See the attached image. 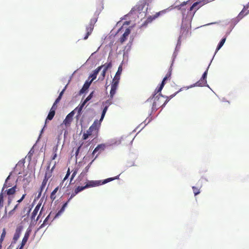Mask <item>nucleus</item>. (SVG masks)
<instances>
[{"label":"nucleus","instance_id":"nucleus-15","mask_svg":"<svg viewBox=\"0 0 249 249\" xmlns=\"http://www.w3.org/2000/svg\"><path fill=\"white\" fill-rule=\"evenodd\" d=\"M31 231V230L30 229H27V231H26V232L25 233L24 236L23 238L22 239V242H21L22 246H24L25 245V244L26 243V242L29 238Z\"/></svg>","mask_w":249,"mask_h":249},{"label":"nucleus","instance_id":"nucleus-29","mask_svg":"<svg viewBox=\"0 0 249 249\" xmlns=\"http://www.w3.org/2000/svg\"><path fill=\"white\" fill-rule=\"evenodd\" d=\"M119 175L117 176H116L114 178H107L106 179H104L102 182H101V184H106L108 182H110L111 181H112L114 179H118L119 178Z\"/></svg>","mask_w":249,"mask_h":249},{"label":"nucleus","instance_id":"nucleus-8","mask_svg":"<svg viewBox=\"0 0 249 249\" xmlns=\"http://www.w3.org/2000/svg\"><path fill=\"white\" fill-rule=\"evenodd\" d=\"M74 114V110L71 111L69 113L65 119L63 121V124L66 126H69L72 121V118Z\"/></svg>","mask_w":249,"mask_h":249},{"label":"nucleus","instance_id":"nucleus-7","mask_svg":"<svg viewBox=\"0 0 249 249\" xmlns=\"http://www.w3.org/2000/svg\"><path fill=\"white\" fill-rule=\"evenodd\" d=\"M97 19H91L89 25L86 27V35L84 37V39H87L89 36L91 34L93 28H94V24L96 22Z\"/></svg>","mask_w":249,"mask_h":249},{"label":"nucleus","instance_id":"nucleus-21","mask_svg":"<svg viewBox=\"0 0 249 249\" xmlns=\"http://www.w3.org/2000/svg\"><path fill=\"white\" fill-rule=\"evenodd\" d=\"M122 65H120L119 68H118V71L114 77V79H115V80H120V75L122 73Z\"/></svg>","mask_w":249,"mask_h":249},{"label":"nucleus","instance_id":"nucleus-62","mask_svg":"<svg viewBox=\"0 0 249 249\" xmlns=\"http://www.w3.org/2000/svg\"><path fill=\"white\" fill-rule=\"evenodd\" d=\"M1 245H0V249H1Z\"/></svg>","mask_w":249,"mask_h":249},{"label":"nucleus","instance_id":"nucleus-19","mask_svg":"<svg viewBox=\"0 0 249 249\" xmlns=\"http://www.w3.org/2000/svg\"><path fill=\"white\" fill-rule=\"evenodd\" d=\"M161 12H159L158 13H156V14H155L153 16H150L148 17L146 20V22L149 23L152 22L153 20L155 19L156 18H157L160 15Z\"/></svg>","mask_w":249,"mask_h":249},{"label":"nucleus","instance_id":"nucleus-56","mask_svg":"<svg viewBox=\"0 0 249 249\" xmlns=\"http://www.w3.org/2000/svg\"><path fill=\"white\" fill-rule=\"evenodd\" d=\"M60 101V100H59L58 98H57V99L55 100V101L54 103H55V104H57L58 103H59V101Z\"/></svg>","mask_w":249,"mask_h":249},{"label":"nucleus","instance_id":"nucleus-24","mask_svg":"<svg viewBox=\"0 0 249 249\" xmlns=\"http://www.w3.org/2000/svg\"><path fill=\"white\" fill-rule=\"evenodd\" d=\"M102 67H99L94 72V73L91 75L90 77L92 78L91 80L90 81L91 82L96 79L97 74L99 72V71L102 69Z\"/></svg>","mask_w":249,"mask_h":249},{"label":"nucleus","instance_id":"nucleus-9","mask_svg":"<svg viewBox=\"0 0 249 249\" xmlns=\"http://www.w3.org/2000/svg\"><path fill=\"white\" fill-rule=\"evenodd\" d=\"M50 177H51V175L48 176L47 173L45 174V176L44 177V178L43 180V181L42 182L40 188V191L38 193V196H37L38 197H39L41 195L42 191L45 187L46 184L47 183V181L48 180V179L50 178Z\"/></svg>","mask_w":249,"mask_h":249},{"label":"nucleus","instance_id":"nucleus-31","mask_svg":"<svg viewBox=\"0 0 249 249\" xmlns=\"http://www.w3.org/2000/svg\"><path fill=\"white\" fill-rule=\"evenodd\" d=\"M104 150V145L102 144L98 145L93 150L92 152V154H95L97 152L99 151H101Z\"/></svg>","mask_w":249,"mask_h":249},{"label":"nucleus","instance_id":"nucleus-51","mask_svg":"<svg viewBox=\"0 0 249 249\" xmlns=\"http://www.w3.org/2000/svg\"><path fill=\"white\" fill-rule=\"evenodd\" d=\"M106 70H107V69H106V68H104V69H103V70L102 71L101 74H102V75L103 76V77H104V76H105V75L106 72Z\"/></svg>","mask_w":249,"mask_h":249},{"label":"nucleus","instance_id":"nucleus-13","mask_svg":"<svg viewBox=\"0 0 249 249\" xmlns=\"http://www.w3.org/2000/svg\"><path fill=\"white\" fill-rule=\"evenodd\" d=\"M130 33V30L129 28H127L124 33L123 34L122 36L120 38V42L121 43H123L127 39L128 35Z\"/></svg>","mask_w":249,"mask_h":249},{"label":"nucleus","instance_id":"nucleus-58","mask_svg":"<svg viewBox=\"0 0 249 249\" xmlns=\"http://www.w3.org/2000/svg\"><path fill=\"white\" fill-rule=\"evenodd\" d=\"M22 201V200H21V198H20L19 200L17 201V203L19 204L20 202H21Z\"/></svg>","mask_w":249,"mask_h":249},{"label":"nucleus","instance_id":"nucleus-33","mask_svg":"<svg viewBox=\"0 0 249 249\" xmlns=\"http://www.w3.org/2000/svg\"><path fill=\"white\" fill-rule=\"evenodd\" d=\"M85 189H86L85 187V186H79L75 189L74 191L75 192V194H78Z\"/></svg>","mask_w":249,"mask_h":249},{"label":"nucleus","instance_id":"nucleus-47","mask_svg":"<svg viewBox=\"0 0 249 249\" xmlns=\"http://www.w3.org/2000/svg\"><path fill=\"white\" fill-rule=\"evenodd\" d=\"M77 194H75V192H74L71 195L70 198L68 199V201H70L74 196H76Z\"/></svg>","mask_w":249,"mask_h":249},{"label":"nucleus","instance_id":"nucleus-38","mask_svg":"<svg viewBox=\"0 0 249 249\" xmlns=\"http://www.w3.org/2000/svg\"><path fill=\"white\" fill-rule=\"evenodd\" d=\"M189 2H190V0L187 1L186 2H183L182 3H181L180 5H178L177 7L179 9H180L183 6L189 4Z\"/></svg>","mask_w":249,"mask_h":249},{"label":"nucleus","instance_id":"nucleus-5","mask_svg":"<svg viewBox=\"0 0 249 249\" xmlns=\"http://www.w3.org/2000/svg\"><path fill=\"white\" fill-rule=\"evenodd\" d=\"M146 5L145 0L140 1L130 11L131 13L138 12L141 13Z\"/></svg>","mask_w":249,"mask_h":249},{"label":"nucleus","instance_id":"nucleus-53","mask_svg":"<svg viewBox=\"0 0 249 249\" xmlns=\"http://www.w3.org/2000/svg\"><path fill=\"white\" fill-rule=\"evenodd\" d=\"M80 148V146H79V147L77 149V150H76V152H75L76 157L78 155V153H79Z\"/></svg>","mask_w":249,"mask_h":249},{"label":"nucleus","instance_id":"nucleus-14","mask_svg":"<svg viewBox=\"0 0 249 249\" xmlns=\"http://www.w3.org/2000/svg\"><path fill=\"white\" fill-rule=\"evenodd\" d=\"M91 83V81H86L85 84H84L82 88L80 90V94L84 93L89 89Z\"/></svg>","mask_w":249,"mask_h":249},{"label":"nucleus","instance_id":"nucleus-26","mask_svg":"<svg viewBox=\"0 0 249 249\" xmlns=\"http://www.w3.org/2000/svg\"><path fill=\"white\" fill-rule=\"evenodd\" d=\"M55 111H54V110H50V111L48 115V116L47 117V119L46 120L45 124H46L47 120H52L53 119V118L55 115Z\"/></svg>","mask_w":249,"mask_h":249},{"label":"nucleus","instance_id":"nucleus-25","mask_svg":"<svg viewBox=\"0 0 249 249\" xmlns=\"http://www.w3.org/2000/svg\"><path fill=\"white\" fill-rule=\"evenodd\" d=\"M16 188H17L16 185H15L14 186L12 187V188L8 189L7 190H6L7 195L8 196L14 195L16 193Z\"/></svg>","mask_w":249,"mask_h":249},{"label":"nucleus","instance_id":"nucleus-20","mask_svg":"<svg viewBox=\"0 0 249 249\" xmlns=\"http://www.w3.org/2000/svg\"><path fill=\"white\" fill-rule=\"evenodd\" d=\"M41 206V204H38L36 207H35V208L34 209L32 213V215H31V219H34L36 216L37 215V213L40 209V207Z\"/></svg>","mask_w":249,"mask_h":249},{"label":"nucleus","instance_id":"nucleus-6","mask_svg":"<svg viewBox=\"0 0 249 249\" xmlns=\"http://www.w3.org/2000/svg\"><path fill=\"white\" fill-rule=\"evenodd\" d=\"M210 65V64L207 67L205 71L203 74L201 79L198 81L196 82L194 84V86L192 85V86H190V88H192L194 86L202 87V86H204L206 85V84H207L206 77H207V75L208 70Z\"/></svg>","mask_w":249,"mask_h":249},{"label":"nucleus","instance_id":"nucleus-23","mask_svg":"<svg viewBox=\"0 0 249 249\" xmlns=\"http://www.w3.org/2000/svg\"><path fill=\"white\" fill-rule=\"evenodd\" d=\"M58 151V145H55L53 149V155L51 157L52 160H54L57 157V152Z\"/></svg>","mask_w":249,"mask_h":249},{"label":"nucleus","instance_id":"nucleus-4","mask_svg":"<svg viewBox=\"0 0 249 249\" xmlns=\"http://www.w3.org/2000/svg\"><path fill=\"white\" fill-rule=\"evenodd\" d=\"M102 54L96 51L90 55L86 62H98L102 60Z\"/></svg>","mask_w":249,"mask_h":249},{"label":"nucleus","instance_id":"nucleus-46","mask_svg":"<svg viewBox=\"0 0 249 249\" xmlns=\"http://www.w3.org/2000/svg\"><path fill=\"white\" fill-rule=\"evenodd\" d=\"M56 108H57V104H55V103H54L50 110H54V111H55V110L56 109Z\"/></svg>","mask_w":249,"mask_h":249},{"label":"nucleus","instance_id":"nucleus-49","mask_svg":"<svg viewBox=\"0 0 249 249\" xmlns=\"http://www.w3.org/2000/svg\"><path fill=\"white\" fill-rule=\"evenodd\" d=\"M89 136L87 133H84L83 135V140H86L88 138Z\"/></svg>","mask_w":249,"mask_h":249},{"label":"nucleus","instance_id":"nucleus-30","mask_svg":"<svg viewBox=\"0 0 249 249\" xmlns=\"http://www.w3.org/2000/svg\"><path fill=\"white\" fill-rule=\"evenodd\" d=\"M226 39V37H225L221 40V41H220V42L219 43V44H218V46L217 47V48H216L217 51H218L223 46L224 43L225 42Z\"/></svg>","mask_w":249,"mask_h":249},{"label":"nucleus","instance_id":"nucleus-54","mask_svg":"<svg viewBox=\"0 0 249 249\" xmlns=\"http://www.w3.org/2000/svg\"><path fill=\"white\" fill-rule=\"evenodd\" d=\"M117 86H114V85H113L111 84V89H116H116H117Z\"/></svg>","mask_w":249,"mask_h":249},{"label":"nucleus","instance_id":"nucleus-18","mask_svg":"<svg viewBox=\"0 0 249 249\" xmlns=\"http://www.w3.org/2000/svg\"><path fill=\"white\" fill-rule=\"evenodd\" d=\"M22 228L21 227H18L17 228L16 230V232L14 235L13 240L15 241H16L18 240L19 237H20L21 232Z\"/></svg>","mask_w":249,"mask_h":249},{"label":"nucleus","instance_id":"nucleus-36","mask_svg":"<svg viewBox=\"0 0 249 249\" xmlns=\"http://www.w3.org/2000/svg\"><path fill=\"white\" fill-rule=\"evenodd\" d=\"M94 91H92L89 95L86 98V99L84 100V102L85 103H87L88 101H89L93 97V96Z\"/></svg>","mask_w":249,"mask_h":249},{"label":"nucleus","instance_id":"nucleus-34","mask_svg":"<svg viewBox=\"0 0 249 249\" xmlns=\"http://www.w3.org/2000/svg\"><path fill=\"white\" fill-rule=\"evenodd\" d=\"M9 178H10V176H9L5 180V183L4 184V185H3L2 189V192L4 190V188H8V187H9L11 186V185L8 183V180Z\"/></svg>","mask_w":249,"mask_h":249},{"label":"nucleus","instance_id":"nucleus-55","mask_svg":"<svg viewBox=\"0 0 249 249\" xmlns=\"http://www.w3.org/2000/svg\"><path fill=\"white\" fill-rule=\"evenodd\" d=\"M26 194H24L22 195V196H21V197L20 198L21 200H23V199L25 198V196H26Z\"/></svg>","mask_w":249,"mask_h":249},{"label":"nucleus","instance_id":"nucleus-57","mask_svg":"<svg viewBox=\"0 0 249 249\" xmlns=\"http://www.w3.org/2000/svg\"><path fill=\"white\" fill-rule=\"evenodd\" d=\"M3 240H4V238H0V245H1V243L3 242Z\"/></svg>","mask_w":249,"mask_h":249},{"label":"nucleus","instance_id":"nucleus-40","mask_svg":"<svg viewBox=\"0 0 249 249\" xmlns=\"http://www.w3.org/2000/svg\"><path fill=\"white\" fill-rule=\"evenodd\" d=\"M116 89H111L110 91V98L111 99H112L114 94L116 93Z\"/></svg>","mask_w":249,"mask_h":249},{"label":"nucleus","instance_id":"nucleus-27","mask_svg":"<svg viewBox=\"0 0 249 249\" xmlns=\"http://www.w3.org/2000/svg\"><path fill=\"white\" fill-rule=\"evenodd\" d=\"M92 162H90V163H89L86 167V168H85V169L82 171V172L80 174V177H84L86 175V174L87 173V172L89 171V169L90 166V165L91 164Z\"/></svg>","mask_w":249,"mask_h":249},{"label":"nucleus","instance_id":"nucleus-17","mask_svg":"<svg viewBox=\"0 0 249 249\" xmlns=\"http://www.w3.org/2000/svg\"><path fill=\"white\" fill-rule=\"evenodd\" d=\"M86 103H85L84 102L81 103V104H80L77 107H76L73 110H74V112L75 111H77V117H79V116H80L81 114V111H82V110L83 108V107H84V106L85 105Z\"/></svg>","mask_w":249,"mask_h":249},{"label":"nucleus","instance_id":"nucleus-50","mask_svg":"<svg viewBox=\"0 0 249 249\" xmlns=\"http://www.w3.org/2000/svg\"><path fill=\"white\" fill-rule=\"evenodd\" d=\"M182 89H180L179 90H178V91H177L176 92H175L174 94L171 95L170 97V98H173L174 96H175L180 91H181Z\"/></svg>","mask_w":249,"mask_h":249},{"label":"nucleus","instance_id":"nucleus-3","mask_svg":"<svg viewBox=\"0 0 249 249\" xmlns=\"http://www.w3.org/2000/svg\"><path fill=\"white\" fill-rule=\"evenodd\" d=\"M172 64H173V63H172ZM172 66H171L168 70V71L166 73L165 76L163 78V79L162 81V82L160 84V87L158 89H155V94H157L159 92H160L161 91V90L162 89L165 84L166 81L167 80L170 79L171 74H172Z\"/></svg>","mask_w":249,"mask_h":249},{"label":"nucleus","instance_id":"nucleus-22","mask_svg":"<svg viewBox=\"0 0 249 249\" xmlns=\"http://www.w3.org/2000/svg\"><path fill=\"white\" fill-rule=\"evenodd\" d=\"M200 2H195L192 6H191L189 7V8L188 9L189 11H193L194 9H195V10L198 9L201 6V5L198 6V5L200 4Z\"/></svg>","mask_w":249,"mask_h":249},{"label":"nucleus","instance_id":"nucleus-39","mask_svg":"<svg viewBox=\"0 0 249 249\" xmlns=\"http://www.w3.org/2000/svg\"><path fill=\"white\" fill-rule=\"evenodd\" d=\"M3 203V194L1 193L0 194V208L2 207Z\"/></svg>","mask_w":249,"mask_h":249},{"label":"nucleus","instance_id":"nucleus-59","mask_svg":"<svg viewBox=\"0 0 249 249\" xmlns=\"http://www.w3.org/2000/svg\"><path fill=\"white\" fill-rule=\"evenodd\" d=\"M23 247H24V246H22V244H21V246H20V248H19V249H22Z\"/></svg>","mask_w":249,"mask_h":249},{"label":"nucleus","instance_id":"nucleus-43","mask_svg":"<svg viewBox=\"0 0 249 249\" xmlns=\"http://www.w3.org/2000/svg\"><path fill=\"white\" fill-rule=\"evenodd\" d=\"M71 174V172H70V169L69 168L68 171H67V174L65 177V178H64L63 180V182L65 180H66L69 177V176H70Z\"/></svg>","mask_w":249,"mask_h":249},{"label":"nucleus","instance_id":"nucleus-60","mask_svg":"<svg viewBox=\"0 0 249 249\" xmlns=\"http://www.w3.org/2000/svg\"><path fill=\"white\" fill-rule=\"evenodd\" d=\"M61 98H62V96H60L59 95L58 97L57 98H58L59 100H61Z\"/></svg>","mask_w":249,"mask_h":249},{"label":"nucleus","instance_id":"nucleus-11","mask_svg":"<svg viewBox=\"0 0 249 249\" xmlns=\"http://www.w3.org/2000/svg\"><path fill=\"white\" fill-rule=\"evenodd\" d=\"M112 99L110 98L109 100H107L105 102V104L106 105V106L104 107L103 110L102 111V113L101 117V121H102L103 120L108 107L112 104Z\"/></svg>","mask_w":249,"mask_h":249},{"label":"nucleus","instance_id":"nucleus-42","mask_svg":"<svg viewBox=\"0 0 249 249\" xmlns=\"http://www.w3.org/2000/svg\"><path fill=\"white\" fill-rule=\"evenodd\" d=\"M94 131V129L92 128V127L90 126L89 128V129L87 131V133L88 134L89 136H90L92 134V132Z\"/></svg>","mask_w":249,"mask_h":249},{"label":"nucleus","instance_id":"nucleus-61","mask_svg":"<svg viewBox=\"0 0 249 249\" xmlns=\"http://www.w3.org/2000/svg\"><path fill=\"white\" fill-rule=\"evenodd\" d=\"M55 165V164H54V165L53 166V167H52V170H53V168H54Z\"/></svg>","mask_w":249,"mask_h":249},{"label":"nucleus","instance_id":"nucleus-52","mask_svg":"<svg viewBox=\"0 0 249 249\" xmlns=\"http://www.w3.org/2000/svg\"><path fill=\"white\" fill-rule=\"evenodd\" d=\"M66 86L64 88V89L61 91V92L59 93V96H62L65 89H66Z\"/></svg>","mask_w":249,"mask_h":249},{"label":"nucleus","instance_id":"nucleus-41","mask_svg":"<svg viewBox=\"0 0 249 249\" xmlns=\"http://www.w3.org/2000/svg\"><path fill=\"white\" fill-rule=\"evenodd\" d=\"M77 172H78V169H75L72 175H71V181L73 179V178L75 177V176H76V175L77 174Z\"/></svg>","mask_w":249,"mask_h":249},{"label":"nucleus","instance_id":"nucleus-45","mask_svg":"<svg viewBox=\"0 0 249 249\" xmlns=\"http://www.w3.org/2000/svg\"><path fill=\"white\" fill-rule=\"evenodd\" d=\"M6 230L4 228L2 230V233H1V236H0V238H5V235H6Z\"/></svg>","mask_w":249,"mask_h":249},{"label":"nucleus","instance_id":"nucleus-28","mask_svg":"<svg viewBox=\"0 0 249 249\" xmlns=\"http://www.w3.org/2000/svg\"><path fill=\"white\" fill-rule=\"evenodd\" d=\"M58 188L59 187H56L53 191V192L51 193V196H50V198L51 199V200L52 201H53L55 200V199L56 198V196H55V194L56 193V192H57V191L58 190Z\"/></svg>","mask_w":249,"mask_h":249},{"label":"nucleus","instance_id":"nucleus-10","mask_svg":"<svg viewBox=\"0 0 249 249\" xmlns=\"http://www.w3.org/2000/svg\"><path fill=\"white\" fill-rule=\"evenodd\" d=\"M100 185H101V181L100 180H88L85 186L86 188H88L97 186Z\"/></svg>","mask_w":249,"mask_h":249},{"label":"nucleus","instance_id":"nucleus-2","mask_svg":"<svg viewBox=\"0 0 249 249\" xmlns=\"http://www.w3.org/2000/svg\"><path fill=\"white\" fill-rule=\"evenodd\" d=\"M163 98L164 97L160 93L156 96L155 97L154 101L153 104V107L155 108H157L160 107H162L163 106H164L166 103L169 101V99H167L163 103Z\"/></svg>","mask_w":249,"mask_h":249},{"label":"nucleus","instance_id":"nucleus-32","mask_svg":"<svg viewBox=\"0 0 249 249\" xmlns=\"http://www.w3.org/2000/svg\"><path fill=\"white\" fill-rule=\"evenodd\" d=\"M50 216V214H49L47 216V217L45 219V220L43 221V223L40 225L39 229L42 228L45 225L49 224L48 220L49 219Z\"/></svg>","mask_w":249,"mask_h":249},{"label":"nucleus","instance_id":"nucleus-44","mask_svg":"<svg viewBox=\"0 0 249 249\" xmlns=\"http://www.w3.org/2000/svg\"><path fill=\"white\" fill-rule=\"evenodd\" d=\"M119 82V80H117V79L115 80V79L113 78V79L112 80V84L118 87Z\"/></svg>","mask_w":249,"mask_h":249},{"label":"nucleus","instance_id":"nucleus-16","mask_svg":"<svg viewBox=\"0 0 249 249\" xmlns=\"http://www.w3.org/2000/svg\"><path fill=\"white\" fill-rule=\"evenodd\" d=\"M102 121H101V119L99 121L98 120H96L94 121L93 124L90 126L91 127H92V128L95 130H98L100 126L101 123Z\"/></svg>","mask_w":249,"mask_h":249},{"label":"nucleus","instance_id":"nucleus-37","mask_svg":"<svg viewBox=\"0 0 249 249\" xmlns=\"http://www.w3.org/2000/svg\"><path fill=\"white\" fill-rule=\"evenodd\" d=\"M192 189H193V192L195 196H196L200 193L199 188H198V187H196L195 186H193Z\"/></svg>","mask_w":249,"mask_h":249},{"label":"nucleus","instance_id":"nucleus-48","mask_svg":"<svg viewBox=\"0 0 249 249\" xmlns=\"http://www.w3.org/2000/svg\"><path fill=\"white\" fill-rule=\"evenodd\" d=\"M69 202H70V201H68V200L66 203H65L63 204V206H62V208H61V209L60 211H63V210H64V209H65V208L67 206V205H68V203H69Z\"/></svg>","mask_w":249,"mask_h":249},{"label":"nucleus","instance_id":"nucleus-35","mask_svg":"<svg viewBox=\"0 0 249 249\" xmlns=\"http://www.w3.org/2000/svg\"><path fill=\"white\" fill-rule=\"evenodd\" d=\"M19 206V204L17 203L14 207V208L9 212V215H12L14 214L15 211L18 209Z\"/></svg>","mask_w":249,"mask_h":249},{"label":"nucleus","instance_id":"nucleus-1","mask_svg":"<svg viewBox=\"0 0 249 249\" xmlns=\"http://www.w3.org/2000/svg\"><path fill=\"white\" fill-rule=\"evenodd\" d=\"M191 34V27L189 25L182 24L181 27L180 33L178 37V45L181 44V41L186 39Z\"/></svg>","mask_w":249,"mask_h":249},{"label":"nucleus","instance_id":"nucleus-12","mask_svg":"<svg viewBox=\"0 0 249 249\" xmlns=\"http://www.w3.org/2000/svg\"><path fill=\"white\" fill-rule=\"evenodd\" d=\"M249 13V4L245 6L238 16V18L239 19L242 18L245 15H247Z\"/></svg>","mask_w":249,"mask_h":249}]
</instances>
